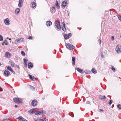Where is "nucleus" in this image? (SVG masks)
<instances>
[{"label":"nucleus","instance_id":"obj_57","mask_svg":"<svg viewBox=\"0 0 121 121\" xmlns=\"http://www.w3.org/2000/svg\"><path fill=\"white\" fill-rule=\"evenodd\" d=\"M120 37H121V35L120 36Z\"/></svg>","mask_w":121,"mask_h":121},{"label":"nucleus","instance_id":"obj_21","mask_svg":"<svg viewBox=\"0 0 121 121\" xmlns=\"http://www.w3.org/2000/svg\"><path fill=\"white\" fill-rule=\"evenodd\" d=\"M46 24L48 26H50L52 25V22L50 21H48L46 22Z\"/></svg>","mask_w":121,"mask_h":121},{"label":"nucleus","instance_id":"obj_31","mask_svg":"<svg viewBox=\"0 0 121 121\" xmlns=\"http://www.w3.org/2000/svg\"><path fill=\"white\" fill-rule=\"evenodd\" d=\"M47 119L46 118H43L42 119H39V121H47Z\"/></svg>","mask_w":121,"mask_h":121},{"label":"nucleus","instance_id":"obj_35","mask_svg":"<svg viewBox=\"0 0 121 121\" xmlns=\"http://www.w3.org/2000/svg\"><path fill=\"white\" fill-rule=\"evenodd\" d=\"M118 108L120 109L121 110V105L119 104L117 105Z\"/></svg>","mask_w":121,"mask_h":121},{"label":"nucleus","instance_id":"obj_26","mask_svg":"<svg viewBox=\"0 0 121 121\" xmlns=\"http://www.w3.org/2000/svg\"><path fill=\"white\" fill-rule=\"evenodd\" d=\"M6 68L7 69L11 71V70L12 69L11 67L9 66H7L6 67Z\"/></svg>","mask_w":121,"mask_h":121},{"label":"nucleus","instance_id":"obj_29","mask_svg":"<svg viewBox=\"0 0 121 121\" xmlns=\"http://www.w3.org/2000/svg\"><path fill=\"white\" fill-rule=\"evenodd\" d=\"M91 72L93 73H96L95 69H94L93 68L91 70Z\"/></svg>","mask_w":121,"mask_h":121},{"label":"nucleus","instance_id":"obj_58","mask_svg":"<svg viewBox=\"0 0 121 121\" xmlns=\"http://www.w3.org/2000/svg\"><path fill=\"white\" fill-rule=\"evenodd\" d=\"M72 117H73V116H72Z\"/></svg>","mask_w":121,"mask_h":121},{"label":"nucleus","instance_id":"obj_15","mask_svg":"<svg viewBox=\"0 0 121 121\" xmlns=\"http://www.w3.org/2000/svg\"><path fill=\"white\" fill-rule=\"evenodd\" d=\"M28 66L29 69H31L33 67V65L31 62H29L28 64Z\"/></svg>","mask_w":121,"mask_h":121},{"label":"nucleus","instance_id":"obj_24","mask_svg":"<svg viewBox=\"0 0 121 121\" xmlns=\"http://www.w3.org/2000/svg\"><path fill=\"white\" fill-rule=\"evenodd\" d=\"M75 58L74 57H73L72 58V65H75Z\"/></svg>","mask_w":121,"mask_h":121},{"label":"nucleus","instance_id":"obj_32","mask_svg":"<svg viewBox=\"0 0 121 121\" xmlns=\"http://www.w3.org/2000/svg\"><path fill=\"white\" fill-rule=\"evenodd\" d=\"M3 43H4V44L6 45H8L7 41L6 40H5L3 42Z\"/></svg>","mask_w":121,"mask_h":121},{"label":"nucleus","instance_id":"obj_28","mask_svg":"<svg viewBox=\"0 0 121 121\" xmlns=\"http://www.w3.org/2000/svg\"><path fill=\"white\" fill-rule=\"evenodd\" d=\"M64 37L65 39H68L69 38V36H68V35H64Z\"/></svg>","mask_w":121,"mask_h":121},{"label":"nucleus","instance_id":"obj_37","mask_svg":"<svg viewBox=\"0 0 121 121\" xmlns=\"http://www.w3.org/2000/svg\"><path fill=\"white\" fill-rule=\"evenodd\" d=\"M3 39V38L1 35H0V41H2Z\"/></svg>","mask_w":121,"mask_h":121},{"label":"nucleus","instance_id":"obj_50","mask_svg":"<svg viewBox=\"0 0 121 121\" xmlns=\"http://www.w3.org/2000/svg\"><path fill=\"white\" fill-rule=\"evenodd\" d=\"M14 107L15 108H17V107H18V106L17 105H15V106H14Z\"/></svg>","mask_w":121,"mask_h":121},{"label":"nucleus","instance_id":"obj_18","mask_svg":"<svg viewBox=\"0 0 121 121\" xmlns=\"http://www.w3.org/2000/svg\"><path fill=\"white\" fill-rule=\"evenodd\" d=\"M29 76L30 78L32 80L35 81V79L34 76H32L30 74L29 75Z\"/></svg>","mask_w":121,"mask_h":121},{"label":"nucleus","instance_id":"obj_12","mask_svg":"<svg viewBox=\"0 0 121 121\" xmlns=\"http://www.w3.org/2000/svg\"><path fill=\"white\" fill-rule=\"evenodd\" d=\"M36 5V3L35 2H31L30 4V7L32 8L35 7Z\"/></svg>","mask_w":121,"mask_h":121},{"label":"nucleus","instance_id":"obj_45","mask_svg":"<svg viewBox=\"0 0 121 121\" xmlns=\"http://www.w3.org/2000/svg\"><path fill=\"white\" fill-rule=\"evenodd\" d=\"M10 71H11L13 73H15V72L12 69H11Z\"/></svg>","mask_w":121,"mask_h":121},{"label":"nucleus","instance_id":"obj_11","mask_svg":"<svg viewBox=\"0 0 121 121\" xmlns=\"http://www.w3.org/2000/svg\"><path fill=\"white\" fill-rule=\"evenodd\" d=\"M23 1V0H19L18 5V6L20 8L22 6Z\"/></svg>","mask_w":121,"mask_h":121},{"label":"nucleus","instance_id":"obj_33","mask_svg":"<svg viewBox=\"0 0 121 121\" xmlns=\"http://www.w3.org/2000/svg\"><path fill=\"white\" fill-rule=\"evenodd\" d=\"M21 53L23 56H24L25 55V53L23 51H21Z\"/></svg>","mask_w":121,"mask_h":121},{"label":"nucleus","instance_id":"obj_36","mask_svg":"<svg viewBox=\"0 0 121 121\" xmlns=\"http://www.w3.org/2000/svg\"><path fill=\"white\" fill-rule=\"evenodd\" d=\"M111 69L113 72H115L116 71L115 69L113 66H112Z\"/></svg>","mask_w":121,"mask_h":121},{"label":"nucleus","instance_id":"obj_30","mask_svg":"<svg viewBox=\"0 0 121 121\" xmlns=\"http://www.w3.org/2000/svg\"><path fill=\"white\" fill-rule=\"evenodd\" d=\"M23 117L21 116L19 117H18L16 118L17 119L21 121L23 119Z\"/></svg>","mask_w":121,"mask_h":121},{"label":"nucleus","instance_id":"obj_10","mask_svg":"<svg viewBox=\"0 0 121 121\" xmlns=\"http://www.w3.org/2000/svg\"><path fill=\"white\" fill-rule=\"evenodd\" d=\"M4 74L5 76L8 77L9 75L10 72L9 71L5 70L4 71Z\"/></svg>","mask_w":121,"mask_h":121},{"label":"nucleus","instance_id":"obj_44","mask_svg":"<svg viewBox=\"0 0 121 121\" xmlns=\"http://www.w3.org/2000/svg\"><path fill=\"white\" fill-rule=\"evenodd\" d=\"M90 102L89 101H87V102H86V103H87V104H90Z\"/></svg>","mask_w":121,"mask_h":121},{"label":"nucleus","instance_id":"obj_6","mask_svg":"<svg viewBox=\"0 0 121 121\" xmlns=\"http://www.w3.org/2000/svg\"><path fill=\"white\" fill-rule=\"evenodd\" d=\"M38 103L36 99H34L31 102V105L33 106H35Z\"/></svg>","mask_w":121,"mask_h":121},{"label":"nucleus","instance_id":"obj_53","mask_svg":"<svg viewBox=\"0 0 121 121\" xmlns=\"http://www.w3.org/2000/svg\"><path fill=\"white\" fill-rule=\"evenodd\" d=\"M17 67L18 68H19V66H18V65L17 66Z\"/></svg>","mask_w":121,"mask_h":121},{"label":"nucleus","instance_id":"obj_38","mask_svg":"<svg viewBox=\"0 0 121 121\" xmlns=\"http://www.w3.org/2000/svg\"><path fill=\"white\" fill-rule=\"evenodd\" d=\"M112 102V100H110L109 102L108 103V104L109 105H110Z\"/></svg>","mask_w":121,"mask_h":121},{"label":"nucleus","instance_id":"obj_2","mask_svg":"<svg viewBox=\"0 0 121 121\" xmlns=\"http://www.w3.org/2000/svg\"><path fill=\"white\" fill-rule=\"evenodd\" d=\"M13 100L14 102L16 103L20 104L22 102V100L19 98H15L13 99Z\"/></svg>","mask_w":121,"mask_h":121},{"label":"nucleus","instance_id":"obj_46","mask_svg":"<svg viewBox=\"0 0 121 121\" xmlns=\"http://www.w3.org/2000/svg\"><path fill=\"white\" fill-rule=\"evenodd\" d=\"M27 65V63L24 64V66L25 67H26Z\"/></svg>","mask_w":121,"mask_h":121},{"label":"nucleus","instance_id":"obj_3","mask_svg":"<svg viewBox=\"0 0 121 121\" xmlns=\"http://www.w3.org/2000/svg\"><path fill=\"white\" fill-rule=\"evenodd\" d=\"M55 23L56 27L57 29L60 30L61 29V27L60 26V23L58 21H56L55 22Z\"/></svg>","mask_w":121,"mask_h":121},{"label":"nucleus","instance_id":"obj_23","mask_svg":"<svg viewBox=\"0 0 121 121\" xmlns=\"http://www.w3.org/2000/svg\"><path fill=\"white\" fill-rule=\"evenodd\" d=\"M20 9L19 8H17L15 10V12L16 14H18L19 12H20Z\"/></svg>","mask_w":121,"mask_h":121},{"label":"nucleus","instance_id":"obj_41","mask_svg":"<svg viewBox=\"0 0 121 121\" xmlns=\"http://www.w3.org/2000/svg\"><path fill=\"white\" fill-rule=\"evenodd\" d=\"M4 121H9V120L8 119H4Z\"/></svg>","mask_w":121,"mask_h":121},{"label":"nucleus","instance_id":"obj_13","mask_svg":"<svg viewBox=\"0 0 121 121\" xmlns=\"http://www.w3.org/2000/svg\"><path fill=\"white\" fill-rule=\"evenodd\" d=\"M76 69L77 71L81 73H83L84 72V71L82 69H79L77 68Z\"/></svg>","mask_w":121,"mask_h":121},{"label":"nucleus","instance_id":"obj_48","mask_svg":"<svg viewBox=\"0 0 121 121\" xmlns=\"http://www.w3.org/2000/svg\"><path fill=\"white\" fill-rule=\"evenodd\" d=\"M99 44H100L101 43V41L100 39H99Z\"/></svg>","mask_w":121,"mask_h":121},{"label":"nucleus","instance_id":"obj_42","mask_svg":"<svg viewBox=\"0 0 121 121\" xmlns=\"http://www.w3.org/2000/svg\"><path fill=\"white\" fill-rule=\"evenodd\" d=\"M114 39V37L113 36H112L111 37V39L112 40H113Z\"/></svg>","mask_w":121,"mask_h":121},{"label":"nucleus","instance_id":"obj_20","mask_svg":"<svg viewBox=\"0 0 121 121\" xmlns=\"http://www.w3.org/2000/svg\"><path fill=\"white\" fill-rule=\"evenodd\" d=\"M23 38H21L20 39H16L17 42V43H19L23 41Z\"/></svg>","mask_w":121,"mask_h":121},{"label":"nucleus","instance_id":"obj_43","mask_svg":"<svg viewBox=\"0 0 121 121\" xmlns=\"http://www.w3.org/2000/svg\"><path fill=\"white\" fill-rule=\"evenodd\" d=\"M32 37L31 36H30L28 38V39H32Z\"/></svg>","mask_w":121,"mask_h":121},{"label":"nucleus","instance_id":"obj_1","mask_svg":"<svg viewBox=\"0 0 121 121\" xmlns=\"http://www.w3.org/2000/svg\"><path fill=\"white\" fill-rule=\"evenodd\" d=\"M65 46L68 49L70 50L73 49L75 48L74 46L68 43L66 44Z\"/></svg>","mask_w":121,"mask_h":121},{"label":"nucleus","instance_id":"obj_8","mask_svg":"<svg viewBox=\"0 0 121 121\" xmlns=\"http://www.w3.org/2000/svg\"><path fill=\"white\" fill-rule=\"evenodd\" d=\"M4 22L6 25H9L10 24V21L9 19L8 18H6L4 20Z\"/></svg>","mask_w":121,"mask_h":121},{"label":"nucleus","instance_id":"obj_16","mask_svg":"<svg viewBox=\"0 0 121 121\" xmlns=\"http://www.w3.org/2000/svg\"><path fill=\"white\" fill-rule=\"evenodd\" d=\"M55 4L56 5V8L57 9H59L60 8L59 3H58V1L57 0H56V2L55 3Z\"/></svg>","mask_w":121,"mask_h":121},{"label":"nucleus","instance_id":"obj_5","mask_svg":"<svg viewBox=\"0 0 121 121\" xmlns=\"http://www.w3.org/2000/svg\"><path fill=\"white\" fill-rule=\"evenodd\" d=\"M46 113V112L44 111H38L36 112L35 114V115H42L43 114H44Z\"/></svg>","mask_w":121,"mask_h":121},{"label":"nucleus","instance_id":"obj_47","mask_svg":"<svg viewBox=\"0 0 121 121\" xmlns=\"http://www.w3.org/2000/svg\"><path fill=\"white\" fill-rule=\"evenodd\" d=\"M25 119L24 118H23V119H22L21 121H25Z\"/></svg>","mask_w":121,"mask_h":121},{"label":"nucleus","instance_id":"obj_56","mask_svg":"<svg viewBox=\"0 0 121 121\" xmlns=\"http://www.w3.org/2000/svg\"><path fill=\"white\" fill-rule=\"evenodd\" d=\"M9 40H11V39H9Z\"/></svg>","mask_w":121,"mask_h":121},{"label":"nucleus","instance_id":"obj_7","mask_svg":"<svg viewBox=\"0 0 121 121\" xmlns=\"http://www.w3.org/2000/svg\"><path fill=\"white\" fill-rule=\"evenodd\" d=\"M67 4V3L66 1H63L61 4L62 8L63 9H64L66 6Z\"/></svg>","mask_w":121,"mask_h":121},{"label":"nucleus","instance_id":"obj_9","mask_svg":"<svg viewBox=\"0 0 121 121\" xmlns=\"http://www.w3.org/2000/svg\"><path fill=\"white\" fill-rule=\"evenodd\" d=\"M12 54L8 52H6L5 53V57L7 58H9L12 56Z\"/></svg>","mask_w":121,"mask_h":121},{"label":"nucleus","instance_id":"obj_14","mask_svg":"<svg viewBox=\"0 0 121 121\" xmlns=\"http://www.w3.org/2000/svg\"><path fill=\"white\" fill-rule=\"evenodd\" d=\"M35 109H32L29 110L28 111V112H30L31 114H33L35 113Z\"/></svg>","mask_w":121,"mask_h":121},{"label":"nucleus","instance_id":"obj_39","mask_svg":"<svg viewBox=\"0 0 121 121\" xmlns=\"http://www.w3.org/2000/svg\"><path fill=\"white\" fill-rule=\"evenodd\" d=\"M68 35L69 36V38L71 37V36L72 35V34L71 33H69L68 34Z\"/></svg>","mask_w":121,"mask_h":121},{"label":"nucleus","instance_id":"obj_25","mask_svg":"<svg viewBox=\"0 0 121 121\" xmlns=\"http://www.w3.org/2000/svg\"><path fill=\"white\" fill-rule=\"evenodd\" d=\"M28 87L29 88H30V89H31V90H35V88L34 87H33L32 86H31L30 85H28Z\"/></svg>","mask_w":121,"mask_h":121},{"label":"nucleus","instance_id":"obj_4","mask_svg":"<svg viewBox=\"0 0 121 121\" xmlns=\"http://www.w3.org/2000/svg\"><path fill=\"white\" fill-rule=\"evenodd\" d=\"M115 50L117 53H120L121 52V46L120 45H117L116 47Z\"/></svg>","mask_w":121,"mask_h":121},{"label":"nucleus","instance_id":"obj_49","mask_svg":"<svg viewBox=\"0 0 121 121\" xmlns=\"http://www.w3.org/2000/svg\"><path fill=\"white\" fill-rule=\"evenodd\" d=\"M2 91V89L1 88H0V91Z\"/></svg>","mask_w":121,"mask_h":121},{"label":"nucleus","instance_id":"obj_34","mask_svg":"<svg viewBox=\"0 0 121 121\" xmlns=\"http://www.w3.org/2000/svg\"><path fill=\"white\" fill-rule=\"evenodd\" d=\"M25 58L24 59H23L24 64L27 63L26 59H25Z\"/></svg>","mask_w":121,"mask_h":121},{"label":"nucleus","instance_id":"obj_17","mask_svg":"<svg viewBox=\"0 0 121 121\" xmlns=\"http://www.w3.org/2000/svg\"><path fill=\"white\" fill-rule=\"evenodd\" d=\"M62 24L63 25L62 27V29L64 31H66V29L65 27V24L64 22H62Z\"/></svg>","mask_w":121,"mask_h":121},{"label":"nucleus","instance_id":"obj_51","mask_svg":"<svg viewBox=\"0 0 121 121\" xmlns=\"http://www.w3.org/2000/svg\"><path fill=\"white\" fill-rule=\"evenodd\" d=\"M99 110L101 111H102L103 112V110L102 109H100Z\"/></svg>","mask_w":121,"mask_h":121},{"label":"nucleus","instance_id":"obj_55","mask_svg":"<svg viewBox=\"0 0 121 121\" xmlns=\"http://www.w3.org/2000/svg\"><path fill=\"white\" fill-rule=\"evenodd\" d=\"M25 121H28L25 119Z\"/></svg>","mask_w":121,"mask_h":121},{"label":"nucleus","instance_id":"obj_54","mask_svg":"<svg viewBox=\"0 0 121 121\" xmlns=\"http://www.w3.org/2000/svg\"><path fill=\"white\" fill-rule=\"evenodd\" d=\"M67 12L68 13V15H69V11H67Z\"/></svg>","mask_w":121,"mask_h":121},{"label":"nucleus","instance_id":"obj_27","mask_svg":"<svg viewBox=\"0 0 121 121\" xmlns=\"http://www.w3.org/2000/svg\"><path fill=\"white\" fill-rule=\"evenodd\" d=\"M10 64L11 66L12 67H13L14 66V63L13 61H11L10 62Z\"/></svg>","mask_w":121,"mask_h":121},{"label":"nucleus","instance_id":"obj_40","mask_svg":"<svg viewBox=\"0 0 121 121\" xmlns=\"http://www.w3.org/2000/svg\"><path fill=\"white\" fill-rule=\"evenodd\" d=\"M118 17L119 19L121 20V17L119 16H118Z\"/></svg>","mask_w":121,"mask_h":121},{"label":"nucleus","instance_id":"obj_19","mask_svg":"<svg viewBox=\"0 0 121 121\" xmlns=\"http://www.w3.org/2000/svg\"><path fill=\"white\" fill-rule=\"evenodd\" d=\"M99 99H105L106 98L104 95H100L99 96Z\"/></svg>","mask_w":121,"mask_h":121},{"label":"nucleus","instance_id":"obj_52","mask_svg":"<svg viewBox=\"0 0 121 121\" xmlns=\"http://www.w3.org/2000/svg\"><path fill=\"white\" fill-rule=\"evenodd\" d=\"M85 73L86 74H88V73H87V72H85Z\"/></svg>","mask_w":121,"mask_h":121},{"label":"nucleus","instance_id":"obj_22","mask_svg":"<svg viewBox=\"0 0 121 121\" xmlns=\"http://www.w3.org/2000/svg\"><path fill=\"white\" fill-rule=\"evenodd\" d=\"M51 12L52 13H54L55 12V7H52L51 9Z\"/></svg>","mask_w":121,"mask_h":121}]
</instances>
